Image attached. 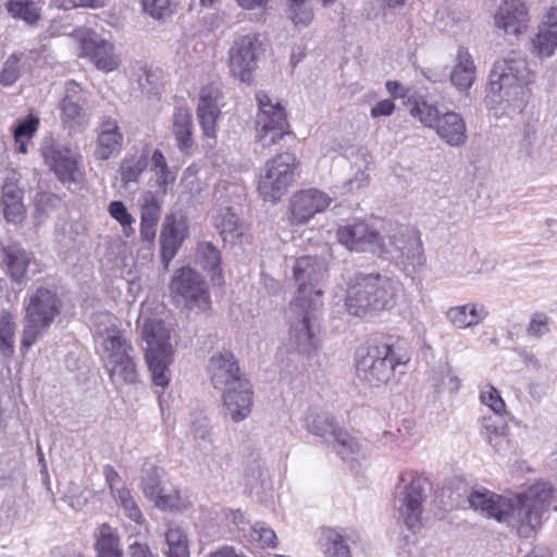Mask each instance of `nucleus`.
Listing matches in <instances>:
<instances>
[{"label":"nucleus","instance_id":"f257e3e1","mask_svg":"<svg viewBox=\"0 0 557 557\" xmlns=\"http://www.w3.org/2000/svg\"><path fill=\"white\" fill-rule=\"evenodd\" d=\"M552 498L553 487L545 482L535 483L510 498L486 488L472 490L468 495L471 508L507 524L520 537H530L541 527Z\"/></svg>","mask_w":557,"mask_h":557},{"label":"nucleus","instance_id":"f03ea898","mask_svg":"<svg viewBox=\"0 0 557 557\" xmlns=\"http://www.w3.org/2000/svg\"><path fill=\"white\" fill-rule=\"evenodd\" d=\"M90 330L95 350L115 387L134 384L138 380L135 348L123 334L120 320L108 311L92 314Z\"/></svg>","mask_w":557,"mask_h":557},{"label":"nucleus","instance_id":"7ed1b4c3","mask_svg":"<svg viewBox=\"0 0 557 557\" xmlns=\"http://www.w3.org/2000/svg\"><path fill=\"white\" fill-rule=\"evenodd\" d=\"M534 81L528 58L510 51L495 61L486 88L485 104L495 116L509 114L519 108L525 88Z\"/></svg>","mask_w":557,"mask_h":557},{"label":"nucleus","instance_id":"20e7f679","mask_svg":"<svg viewBox=\"0 0 557 557\" xmlns=\"http://www.w3.org/2000/svg\"><path fill=\"white\" fill-rule=\"evenodd\" d=\"M401 283L387 274L358 273L347 284L345 307L349 314L360 317L368 310H388L396 306Z\"/></svg>","mask_w":557,"mask_h":557},{"label":"nucleus","instance_id":"39448f33","mask_svg":"<svg viewBox=\"0 0 557 557\" xmlns=\"http://www.w3.org/2000/svg\"><path fill=\"white\" fill-rule=\"evenodd\" d=\"M62 310L54 288L39 286L24 300L22 349L28 350L53 324Z\"/></svg>","mask_w":557,"mask_h":557},{"label":"nucleus","instance_id":"423d86ee","mask_svg":"<svg viewBox=\"0 0 557 557\" xmlns=\"http://www.w3.org/2000/svg\"><path fill=\"white\" fill-rule=\"evenodd\" d=\"M314 295V298L308 301L294 298L289 306L287 345L289 349L308 357L312 356L320 345L317 313L322 302L320 292L317 290Z\"/></svg>","mask_w":557,"mask_h":557},{"label":"nucleus","instance_id":"0eeeda50","mask_svg":"<svg viewBox=\"0 0 557 557\" xmlns=\"http://www.w3.org/2000/svg\"><path fill=\"white\" fill-rule=\"evenodd\" d=\"M395 347L387 343H370L356 352L357 376L370 386L386 384L394 376L396 368L405 364Z\"/></svg>","mask_w":557,"mask_h":557},{"label":"nucleus","instance_id":"6e6552de","mask_svg":"<svg viewBox=\"0 0 557 557\" xmlns=\"http://www.w3.org/2000/svg\"><path fill=\"white\" fill-rule=\"evenodd\" d=\"M141 337L147 344L145 357L152 382L165 388L171 381L170 366L174 355L170 331L163 321L149 319L143 325Z\"/></svg>","mask_w":557,"mask_h":557},{"label":"nucleus","instance_id":"1a4fd4ad","mask_svg":"<svg viewBox=\"0 0 557 557\" xmlns=\"http://www.w3.org/2000/svg\"><path fill=\"white\" fill-rule=\"evenodd\" d=\"M299 161L292 152H283L268 160L260 171L258 194L267 202L276 203L294 185Z\"/></svg>","mask_w":557,"mask_h":557},{"label":"nucleus","instance_id":"9d476101","mask_svg":"<svg viewBox=\"0 0 557 557\" xmlns=\"http://www.w3.org/2000/svg\"><path fill=\"white\" fill-rule=\"evenodd\" d=\"M429 485V480L416 471L406 470L399 474L395 506L409 530L417 531L422 525L423 504Z\"/></svg>","mask_w":557,"mask_h":557},{"label":"nucleus","instance_id":"9b49d317","mask_svg":"<svg viewBox=\"0 0 557 557\" xmlns=\"http://www.w3.org/2000/svg\"><path fill=\"white\" fill-rule=\"evenodd\" d=\"M40 151L46 165L62 184L71 186L84 183L85 172L78 152L53 138H46Z\"/></svg>","mask_w":557,"mask_h":557},{"label":"nucleus","instance_id":"f8f14e48","mask_svg":"<svg viewBox=\"0 0 557 557\" xmlns=\"http://www.w3.org/2000/svg\"><path fill=\"white\" fill-rule=\"evenodd\" d=\"M258 113L256 116V139L263 148L276 145L289 131L285 109L268 94L256 95Z\"/></svg>","mask_w":557,"mask_h":557},{"label":"nucleus","instance_id":"ddd939ff","mask_svg":"<svg viewBox=\"0 0 557 557\" xmlns=\"http://www.w3.org/2000/svg\"><path fill=\"white\" fill-rule=\"evenodd\" d=\"M170 290L175 299L182 300L190 310L206 311L210 308L211 300L207 283L190 267H183L175 271Z\"/></svg>","mask_w":557,"mask_h":557},{"label":"nucleus","instance_id":"4468645a","mask_svg":"<svg viewBox=\"0 0 557 557\" xmlns=\"http://www.w3.org/2000/svg\"><path fill=\"white\" fill-rule=\"evenodd\" d=\"M74 36L79 42L82 57L87 58L97 70L109 73L120 66L121 58L110 40L89 28L75 29Z\"/></svg>","mask_w":557,"mask_h":557},{"label":"nucleus","instance_id":"2eb2a0df","mask_svg":"<svg viewBox=\"0 0 557 557\" xmlns=\"http://www.w3.org/2000/svg\"><path fill=\"white\" fill-rule=\"evenodd\" d=\"M262 51V44L256 34H247L236 38L228 52L232 75L243 83H251Z\"/></svg>","mask_w":557,"mask_h":557},{"label":"nucleus","instance_id":"dca6fc26","mask_svg":"<svg viewBox=\"0 0 557 557\" xmlns=\"http://www.w3.org/2000/svg\"><path fill=\"white\" fill-rule=\"evenodd\" d=\"M338 243L347 249L357 252L387 253L389 252L380 234L364 222L342 225L337 228Z\"/></svg>","mask_w":557,"mask_h":557},{"label":"nucleus","instance_id":"f3484780","mask_svg":"<svg viewBox=\"0 0 557 557\" xmlns=\"http://www.w3.org/2000/svg\"><path fill=\"white\" fill-rule=\"evenodd\" d=\"M2 252L5 272L13 283L26 285L32 276L41 272L40 262L29 250L18 245H10Z\"/></svg>","mask_w":557,"mask_h":557},{"label":"nucleus","instance_id":"a211bd4d","mask_svg":"<svg viewBox=\"0 0 557 557\" xmlns=\"http://www.w3.org/2000/svg\"><path fill=\"white\" fill-rule=\"evenodd\" d=\"M87 94L75 81L65 83L64 96L60 103L61 121L69 128L85 126L89 121Z\"/></svg>","mask_w":557,"mask_h":557},{"label":"nucleus","instance_id":"6ab92c4d","mask_svg":"<svg viewBox=\"0 0 557 557\" xmlns=\"http://www.w3.org/2000/svg\"><path fill=\"white\" fill-rule=\"evenodd\" d=\"M324 274V264L317 258L310 256L298 258L293 267L294 278L299 284L295 298L308 301L310 298H314L317 290L320 292L321 297L322 290L317 288V284L323 278Z\"/></svg>","mask_w":557,"mask_h":557},{"label":"nucleus","instance_id":"aec40b11","mask_svg":"<svg viewBox=\"0 0 557 557\" xmlns=\"http://www.w3.org/2000/svg\"><path fill=\"white\" fill-rule=\"evenodd\" d=\"M331 202L332 198L327 194L315 188L297 191L290 199L292 222L304 224L324 211Z\"/></svg>","mask_w":557,"mask_h":557},{"label":"nucleus","instance_id":"412c9836","mask_svg":"<svg viewBox=\"0 0 557 557\" xmlns=\"http://www.w3.org/2000/svg\"><path fill=\"white\" fill-rule=\"evenodd\" d=\"M208 374L213 387L220 391L246 380L240 373L233 352L230 350L218 351L210 357Z\"/></svg>","mask_w":557,"mask_h":557},{"label":"nucleus","instance_id":"4be33fe9","mask_svg":"<svg viewBox=\"0 0 557 557\" xmlns=\"http://www.w3.org/2000/svg\"><path fill=\"white\" fill-rule=\"evenodd\" d=\"M221 97V89L214 83L202 86L199 91L196 113L203 136L208 138H215L216 136V121L220 116L219 102Z\"/></svg>","mask_w":557,"mask_h":557},{"label":"nucleus","instance_id":"5701e85b","mask_svg":"<svg viewBox=\"0 0 557 557\" xmlns=\"http://www.w3.org/2000/svg\"><path fill=\"white\" fill-rule=\"evenodd\" d=\"M495 25L507 36H519L529 26V10L522 0H503L495 16Z\"/></svg>","mask_w":557,"mask_h":557},{"label":"nucleus","instance_id":"b1692460","mask_svg":"<svg viewBox=\"0 0 557 557\" xmlns=\"http://www.w3.org/2000/svg\"><path fill=\"white\" fill-rule=\"evenodd\" d=\"M188 237L187 221L174 213L168 214L160 234L161 259L165 268L176 256L183 242Z\"/></svg>","mask_w":557,"mask_h":557},{"label":"nucleus","instance_id":"393cba45","mask_svg":"<svg viewBox=\"0 0 557 557\" xmlns=\"http://www.w3.org/2000/svg\"><path fill=\"white\" fill-rule=\"evenodd\" d=\"M223 392V406L233 422L247 419L252 408V387L248 380L230 386Z\"/></svg>","mask_w":557,"mask_h":557},{"label":"nucleus","instance_id":"a878e982","mask_svg":"<svg viewBox=\"0 0 557 557\" xmlns=\"http://www.w3.org/2000/svg\"><path fill=\"white\" fill-rule=\"evenodd\" d=\"M161 201L152 190H146L140 195V224L139 235L143 243L151 246L154 243L157 226L161 216Z\"/></svg>","mask_w":557,"mask_h":557},{"label":"nucleus","instance_id":"bb28decb","mask_svg":"<svg viewBox=\"0 0 557 557\" xmlns=\"http://www.w3.org/2000/svg\"><path fill=\"white\" fill-rule=\"evenodd\" d=\"M147 476L143 478V492L161 510H182L186 507L177 491L165 492L159 484L158 469L151 466Z\"/></svg>","mask_w":557,"mask_h":557},{"label":"nucleus","instance_id":"cd10ccee","mask_svg":"<svg viewBox=\"0 0 557 557\" xmlns=\"http://www.w3.org/2000/svg\"><path fill=\"white\" fill-rule=\"evenodd\" d=\"M488 314L490 311L484 304L471 301L450 307L445 317L451 326L467 330L482 324Z\"/></svg>","mask_w":557,"mask_h":557},{"label":"nucleus","instance_id":"c85d7f7f","mask_svg":"<svg viewBox=\"0 0 557 557\" xmlns=\"http://www.w3.org/2000/svg\"><path fill=\"white\" fill-rule=\"evenodd\" d=\"M432 129L451 147H460L467 140L466 122L459 113L454 111L441 114Z\"/></svg>","mask_w":557,"mask_h":557},{"label":"nucleus","instance_id":"c756f323","mask_svg":"<svg viewBox=\"0 0 557 557\" xmlns=\"http://www.w3.org/2000/svg\"><path fill=\"white\" fill-rule=\"evenodd\" d=\"M122 143L123 134L117 122L111 117L103 119L99 126L96 157L100 160H108L121 151Z\"/></svg>","mask_w":557,"mask_h":557},{"label":"nucleus","instance_id":"7c9ffc66","mask_svg":"<svg viewBox=\"0 0 557 557\" xmlns=\"http://www.w3.org/2000/svg\"><path fill=\"white\" fill-rule=\"evenodd\" d=\"M476 78V66L468 49L459 47L450 72V83L460 92L468 91Z\"/></svg>","mask_w":557,"mask_h":557},{"label":"nucleus","instance_id":"2f4dec72","mask_svg":"<svg viewBox=\"0 0 557 557\" xmlns=\"http://www.w3.org/2000/svg\"><path fill=\"white\" fill-rule=\"evenodd\" d=\"M482 434L487 443L498 454H505L509 448L507 436L508 424L506 413H493L482 418Z\"/></svg>","mask_w":557,"mask_h":557},{"label":"nucleus","instance_id":"473e14b6","mask_svg":"<svg viewBox=\"0 0 557 557\" xmlns=\"http://www.w3.org/2000/svg\"><path fill=\"white\" fill-rule=\"evenodd\" d=\"M377 443L389 450L406 451L411 449L418 443L413 423L404 420L395 431H384L377 434Z\"/></svg>","mask_w":557,"mask_h":557},{"label":"nucleus","instance_id":"72a5a7b5","mask_svg":"<svg viewBox=\"0 0 557 557\" xmlns=\"http://www.w3.org/2000/svg\"><path fill=\"white\" fill-rule=\"evenodd\" d=\"M172 134L176 146L182 152H187L194 145L193 139V115L187 107H176L172 116Z\"/></svg>","mask_w":557,"mask_h":557},{"label":"nucleus","instance_id":"f704fd0d","mask_svg":"<svg viewBox=\"0 0 557 557\" xmlns=\"http://www.w3.org/2000/svg\"><path fill=\"white\" fill-rule=\"evenodd\" d=\"M212 220L214 227L226 243L234 244L244 234L243 223L230 207L215 209L212 213Z\"/></svg>","mask_w":557,"mask_h":557},{"label":"nucleus","instance_id":"c9c22d12","mask_svg":"<svg viewBox=\"0 0 557 557\" xmlns=\"http://www.w3.org/2000/svg\"><path fill=\"white\" fill-rule=\"evenodd\" d=\"M96 557H123L121 539L115 528L100 524L94 532Z\"/></svg>","mask_w":557,"mask_h":557},{"label":"nucleus","instance_id":"e433bc0d","mask_svg":"<svg viewBox=\"0 0 557 557\" xmlns=\"http://www.w3.org/2000/svg\"><path fill=\"white\" fill-rule=\"evenodd\" d=\"M148 165V154L146 152L127 154L123 158L119 166V174L124 188H129L133 184H138L143 172Z\"/></svg>","mask_w":557,"mask_h":557},{"label":"nucleus","instance_id":"4c0bfd02","mask_svg":"<svg viewBox=\"0 0 557 557\" xmlns=\"http://www.w3.org/2000/svg\"><path fill=\"white\" fill-rule=\"evenodd\" d=\"M39 125L40 119L32 113L16 121L13 127V138L16 152L22 154L28 152V146L32 144Z\"/></svg>","mask_w":557,"mask_h":557},{"label":"nucleus","instance_id":"58836bf2","mask_svg":"<svg viewBox=\"0 0 557 557\" xmlns=\"http://www.w3.org/2000/svg\"><path fill=\"white\" fill-rule=\"evenodd\" d=\"M151 171L156 177V184L160 191L165 195L171 186L174 185L178 169L170 166L163 152L156 149L151 154Z\"/></svg>","mask_w":557,"mask_h":557},{"label":"nucleus","instance_id":"ea45409f","mask_svg":"<svg viewBox=\"0 0 557 557\" xmlns=\"http://www.w3.org/2000/svg\"><path fill=\"white\" fill-rule=\"evenodd\" d=\"M394 245L407 265L414 269L423 264L424 256L422 243L416 233L410 232L407 235H403L401 238L394 242Z\"/></svg>","mask_w":557,"mask_h":557},{"label":"nucleus","instance_id":"a19ab883","mask_svg":"<svg viewBox=\"0 0 557 557\" xmlns=\"http://www.w3.org/2000/svg\"><path fill=\"white\" fill-rule=\"evenodd\" d=\"M408 110L412 117L417 119L424 127L431 129L441 115L435 103L430 102L424 96L418 94L409 98Z\"/></svg>","mask_w":557,"mask_h":557},{"label":"nucleus","instance_id":"79ce46f5","mask_svg":"<svg viewBox=\"0 0 557 557\" xmlns=\"http://www.w3.org/2000/svg\"><path fill=\"white\" fill-rule=\"evenodd\" d=\"M304 428L308 433L319 436L329 442L333 430H336L333 420L318 409L310 408L302 418Z\"/></svg>","mask_w":557,"mask_h":557},{"label":"nucleus","instance_id":"37998d69","mask_svg":"<svg viewBox=\"0 0 557 557\" xmlns=\"http://www.w3.org/2000/svg\"><path fill=\"white\" fill-rule=\"evenodd\" d=\"M28 71L30 69L27 65V60H24V52H13L5 59L0 69V85L11 87Z\"/></svg>","mask_w":557,"mask_h":557},{"label":"nucleus","instance_id":"c03bdc74","mask_svg":"<svg viewBox=\"0 0 557 557\" xmlns=\"http://www.w3.org/2000/svg\"><path fill=\"white\" fill-rule=\"evenodd\" d=\"M329 440L327 443L332 444L333 449L343 460H354L360 455L361 446L358 441L342 429L333 430Z\"/></svg>","mask_w":557,"mask_h":557},{"label":"nucleus","instance_id":"a18cd8bd","mask_svg":"<svg viewBox=\"0 0 557 557\" xmlns=\"http://www.w3.org/2000/svg\"><path fill=\"white\" fill-rule=\"evenodd\" d=\"M7 10L13 18L33 25L40 18L41 4L39 0H10Z\"/></svg>","mask_w":557,"mask_h":557},{"label":"nucleus","instance_id":"49530a36","mask_svg":"<svg viewBox=\"0 0 557 557\" xmlns=\"http://www.w3.org/2000/svg\"><path fill=\"white\" fill-rule=\"evenodd\" d=\"M557 49V24L542 27L532 39V52L540 58H549Z\"/></svg>","mask_w":557,"mask_h":557},{"label":"nucleus","instance_id":"de8ad7c7","mask_svg":"<svg viewBox=\"0 0 557 557\" xmlns=\"http://www.w3.org/2000/svg\"><path fill=\"white\" fill-rule=\"evenodd\" d=\"M15 351V321L9 312L0 313V354L11 358Z\"/></svg>","mask_w":557,"mask_h":557},{"label":"nucleus","instance_id":"09e8293b","mask_svg":"<svg viewBox=\"0 0 557 557\" xmlns=\"http://www.w3.org/2000/svg\"><path fill=\"white\" fill-rule=\"evenodd\" d=\"M466 23V15L449 7L438 9L435 13V25L442 32L456 34Z\"/></svg>","mask_w":557,"mask_h":557},{"label":"nucleus","instance_id":"8fccbe9b","mask_svg":"<svg viewBox=\"0 0 557 557\" xmlns=\"http://www.w3.org/2000/svg\"><path fill=\"white\" fill-rule=\"evenodd\" d=\"M108 213L114 221H116L120 224L122 234L126 238H129L135 234L134 224L136 222V219L128 211L127 207L123 201H111L108 206Z\"/></svg>","mask_w":557,"mask_h":557},{"label":"nucleus","instance_id":"3c124183","mask_svg":"<svg viewBox=\"0 0 557 557\" xmlns=\"http://www.w3.org/2000/svg\"><path fill=\"white\" fill-rule=\"evenodd\" d=\"M168 557H188V540L185 532L176 525H170L165 533Z\"/></svg>","mask_w":557,"mask_h":557},{"label":"nucleus","instance_id":"603ef678","mask_svg":"<svg viewBox=\"0 0 557 557\" xmlns=\"http://www.w3.org/2000/svg\"><path fill=\"white\" fill-rule=\"evenodd\" d=\"M196 261L203 270L215 273L220 270V251L211 243H200L197 247Z\"/></svg>","mask_w":557,"mask_h":557},{"label":"nucleus","instance_id":"864d4df0","mask_svg":"<svg viewBox=\"0 0 557 557\" xmlns=\"http://www.w3.org/2000/svg\"><path fill=\"white\" fill-rule=\"evenodd\" d=\"M248 541L259 548H269L276 546V534L272 528L264 522H256L250 527Z\"/></svg>","mask_w":557,"mask_h":557},{"label":"nucleus","instance_id":"5fc2aeb1","mask_svg":"<svg viewBox=\"0 0 557 557\" xmlns=\"http://www.w3.org/2000/svg\"><path fill=\"white\" fill-rule=\"evenodd\" d=\"M286 16L298 30L310 26L314 18V12L309 2L287 5Z\"/></svg>","mask_w":557,"mask_h":557},{"label":"nucleus","instance_id":"6e6d98bb","mask_svg":"<svg viewBox=\"0 0 557 557\" xmlns=\"http://www.w3.org/2000/svg\"><path fill=\"white\" fill-rule=\"evenodd\" d=\"M189 433L198 446L213 442L210 421L202 413H196L191 417Z\"/></svg>","mask_w":557,"mask_h":557},{"label":"nucleus","instance_id":"4d7b16f0","mask_svg":"<svg viewBox=\"0 0 557 557\" xmlns=\"http://www.w3.org/2000/svg\"><path fill=\"white\" fill-rule=\"evenodd\" d=\"M480 401L493 413H507L506 404L500 392L492 384H484L480 387Z\"/></svg>","mask_w":557,"mask_h":557},{"label":"nucleus","instance_id":"13d9d810","mask_svg":"<svg viewBox=\"0 0 557 557\" xmlns=\"http://www.w3.org/2000/svg\"><path fill=\"white\" fill-rule=\"evenodd\" d=\"M143 10L156 20L171 16L176 7V0H140Z\"/></svg>","mask_w":557,"mask_h":557},{"label":"nucleus","instance_id":"bf43d9fd","mask_svg":"<svg viewBox=\"0 0 557 557\" xmlns=\"http://www.w3.org/2000/svg\"><path fill=\"white\" fill-rule=\"evenodd\" d=\"M18 175L15 172L10 173L2 185L1 205L23 201V189L18 185Z\"/></svg>","mask_w":557,"mask_h":557},{"label":"nucleus","instance_id":"052dcab7","mask_svg":"<svg viewBox=\"0 0 557 557\" xmlns=\"http://www.w3.org/2000/svg\"><path fill=\"white\" fill-rule=\"evenodd\" d=\"M326 557H351L349 547L343 535L337 532H331L325 543Z\"/></svg>","mask_w":557,"mask_h":557},{"label":"nucleus","instance_id":"680f3d73","mask_svg":"<svg viewBox=\"0 0 557 557\" xmlns=\"http://www.w3.org/2000/svg\"><path fill=\"white\" fill-rule=\"evenodd\" d=\"M24 60H27V65L32 70L34 66H44L51 62L52 57L50 49L46 44L32 48L28 52H24Z\"/></svg>","mask_w":557,"mask_h":557},{"label":"nucleus","instance_id":"e2e57ef3","mask_svg":"<svg viewBox=\"0 0 557 557\" xmlns=\"http://www.w3.org/2000/svg\"><path fill=\"white\" fill-rule=\"evenodd\" d=\"M549 332V319L545 313L536 312L527 326L529 337L540 338Z\"/></svg>","mask_w":557,"mask_h":557},{"label":"nucleus","instance_id":"0e129e2a","mask_svg":"<svg viewBox=\"0 0 557 557\" xmlns=\"http://www.w3.org/2000/svg\"><path fill=\"white\" fill-rule=\"evenodd\" d=\"M2 207L7 222L18 224L24 220L26 210L23 201L2 203Z\"/></svg>","mask_w":557,"mask_h":557},{"label":"nucleus","instance_id":"69168bd1","mask_svg":"<svg viewBox=\"0 0 557 557\" xmlns=\"http://www.w3.org/2000/svg\"><path fill=\"white\" fill-rule=\"evenodd\" d=\"M440 374L441 379H434L436 385L448 388L449 391L458 389L459 380L447 364L440 367Z\"/></svg>","mask_w":557,"mask_h":557},{"label":"nucleus","instance_id":"338daca9","mask_svg":"<svg viewBox=\"0 0 557 557\" xmlns=\"http://www.w3.org/2000/svg\"><path fill=\"white\" fill-rule=\"evenodd\" d=\"M387 91L394 98H399L405 101V104L408 107L409 98L414 97L417 94L413 92L410 88L399 84L396 81H387L385 84Z\"/></svg>","mask_w":557,"mask_h":557},{"label":"nucleus","instance_id":"774afa93","mask_svg":"<svg viewBox=\"0 0 557 557\" xmlns=\"http://www.w3.org/2000/svg\"><path fill=\"white\" fill-rule=\"evenodd\" d=\"M517 354L528 370L533 372L542 371V361L532 350H529L527 348H520L517 350Z\"/></svg>","mask_w":557,"mask_h":557}]
</instances>
